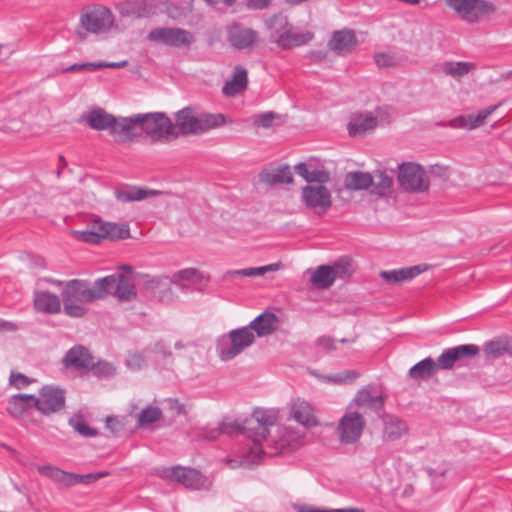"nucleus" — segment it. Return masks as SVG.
<instances>
[{
    "instance_id": "obj_1",
    "label": "nucleus",
    "mask_w": 512,
    "mask_h": 512,
    "mask_svg": "<svg viewBox=\"0 0 512 512\" xmlns=\"http://www.w3.org/2000/svg\"><path fill=\"white\" fill-rule=\"evenodd\" d=\"M108 295L121 302H130L137 296L132 279L122 273H115L96 279L92 286L85 280L66 281L61 292L64 313L72 318H81L88 312L87 303L103 299Z\"/></svg>"
},
{
    "instance_id": "obj_2",
    "label": "nucleus",
    "mask_w": 512,
    "mask_h": 512,
    "mask_svg": "<svg viewBox=\"0 0 512 512\" xmlns=\"http://www.w3.org/2000/svg\"><path fill=\"white\" fill-rule=\"evenodd\" d=\"M277 420L276 413L272 410L256 409L252 419L246 421L240 431L247 439V443L241 453V466L256 464L264 454L262 441H268L269 428L274 426Z\"/></svg>"
},
{
    "instance_id": "obj_3",
    "label": "nucleus",
    "mask_w": 512,
    "mask_h": 512,
    "mask_svg": "<svg viewBox=\"0 0 512 512\" xmlns=\"http://www.w3.org/2000/svg\"><path fill=\"white\" fill-rule=\"evenodd\" d=\"M173 126L179 136L200 135L225 124L223 114L199 113L187 106L174 114Z\"/></svg>"
},
{
    "instance_id": "obj_4",
    "label": "nucleus",
    "mask_w": 512,
    "mask_h": 512,
    "mask_svg": "<svg viewBox=\"0 0 512 512\" xmlns=\"http://www.w3.org/2000/svg\"><path fill=\"white\" fill-rule=\"evenodd\" d=\"M266 28L269 32V41L276 43L283 50L303 46L313 38L310 32H293V26L288 17L282 13L271 16L266 21Z\"/></svg>"
},
{
    "instance_id": "obj_5",
    "label": "nucleus",
    "mask_w": 512,
    "mask_h": 512,
    "mask_svg": "<svg viewBox=\"0 0 512 512\" xmlns=\"http://www.w3.org/2000/svg\"><path fill=\"white\" fill-rule=\"evenodd\" d=\"M135 122L152 142H168L177 139L173 121L164 112L136 114Z\"/></svg>"
},
{
    "instance_id": "obj_6",
    "label": "nucleus",
    "mask_w": 512,
    "mask_h": 512,
    "mask_svg": "<svg viewBox=\"0 0 512 512\" xmlns=\"http://www.w3.org/2000/svg\"><path fill=\"white\" fill-rule=\"evenodd\" d=\"M159 476L169 482L181 484L190 490H208L212 482L197 469L180 465L162 468Z\"/></svg>"
},
{
    "instance_id": "obj_7",
    "label": "nucleus",
    "mask_w": 512,
    "mask_h": 512,
    "mask_svg": "<svg viewBox=\"0 0 512 512\" xmlns=\"http://www.w3.org/2000/svg\"><path fill=\"white\" fill-rule=\"evenodd\" d=\"M255 341V335L248 326L234 329L228 338H222L217 345V352L222 361H229L239 355Z\"/></svg>"
},
{
    "instance_id": "obj_8",
    "label": "nucleus",
    "mask_w": 512,
    "mask_h": 512,
    "mask_svg": "<svg viewBox=\"0 0 512 512\" xmlns=\"http://www.w3.org/2000/svg\"><path fill=\"white\" fill-rule=\"evenodd\" d=\"M450 7L463 21L474 24L484 16L496 11V6L488 0H445Z\"/></svg>"
},
{
    "instance_id": "obj_9",
    "label": "nucleus",
    "mask_w": 512,
    "mask_h": 512,
    "mask_svg": "<svg viewBox=\"0 0 512 512\" xmlns=\"http://www.w3.org/2000/svg\"><path fill=\"white\" fill-rule=\"evenodd\" d=\"M65 403V391L55 385H45L37 396L33 395V407L44 416L60 412Z\"/></svg>"
},
{
    "instance_id": "obj_10",
    "label": "nucleus",
    "mask_w": 512,
    "mask_h": 512,
    "mask_svg": "<svg viewBox=\"0 0 512 512\" xmlns=\"http://www.w3.org/2000/svg\"><path fill=\"white\" fill-rule=\"evenodd\" d=\"M398 182L404 190L416 193L427 191L430 185L429 178L422 166L411 162L399 165Z\"/></svg>"
},
{
    "instance_id": "obj_11",
    "label": "nucleus",
    "mask_w": 512,
    "mask_h": 512,
    "mask_svg": "<svg viewBox=\"0 0 512 512\" xmlns=\"http://www.w3.org/2000/svg\"><path fill=\"white\" fill-rule=\"evenodd\" d=\"M151 42L163 44L170 47H186L194 41V35L185 29L178 27H163L152 29L147 36Z\"/></svg>"
},
{
    "instance_id": "obj_12",
    "label": "nucleus",
    "mask_w": 512,
    "mask_h": 512,
    "mask_svg": "<svg viewBox=\"0 0 512 512\" xmlns=\"http://www.w3.org/2000/svg\"><path fill=\"white\" fill-rule=\"evenodd\" d=\"M301 199L305 206L321 216L332 205L330 191L323 185H307L302 188Z\"/></svg>"
},
{
    "instance_id": "obj_13",
    "label": "nucleus",
    "mask_w": 512,
    "mask_h": 512,
    "mask_svg": "<svg viewBox=\"0 0 512 512\" xmlns=\"http://www.w3.org/2000/svg\"><path fill=\"white\" fill-rule=\"evenodd\" d=\"M365 425L361 413L347 411L339 420L337 433L339 440L343 444H352L358 441L362 435Z\"/></svg>"
},
{
    "instance_id": "obj_14",
    "label": "nucleus",
    "mask_w": 512,
    "mask_h": 512,
    "mask_svg": "<svg viewBox=\"0 0 512 512\" xmlns=\"http://www.w3.org/2000/svg\"><path fill=\"white\" fill-rule=\"evenodd\" d=\"M114 17L112 12L104 7L97 6L81 15V26L87 31L99 34L107 31L113 25Z\"/></svg>"
},
{
    "instance_id": "obj_15",
    "label": "nucleus",
    "mask_w": 512,
    "mask_h": 512,
    "mask_svg": "<svg viewBox=\"0 0 512 512\" xmlns=\"http://www.w3.org/2000/svg\"><path fill=\"white\" fill-rule=\"evenodd\" d=\"M479 347L475 344H463L445 349L437 358L440 370L452 369L456 362L470 359L479 354Z\"/></svg>"
},
{
    "instance_id": "obj_16",
    "label": "nucleus",
    "mask_w": 512,
    "mask_h": 512,
    "mask_svg": "<svg viewBox=\"0 0 512 512\" xmlns=\"http://www.w3.org/2000/svg\"><path fill=\"white\" fill-rule=\"evenodd\" d=\"M123 17L149 18L156 14L158 5L155 0H127L117 5Z\"/></svg>"
},
{
    "instance_id": "obj_17",
    "label": "nucleus",
    "mask_w": 512,
    "mask_h": 512,
    "mask_svg": "<svg viewBox=\"0 0 512 512\" xmlns=\"http://www.w3.org/2000/svg\"><path fill=\"white\" fill-rule=\"evenodd\" d=\"M357 44L354 30L344 28L333 32L327 46L334 54L342 56L351 53Z\"/></svg>"
},
{
    "instance_id": "obj_18",
    "label": "nucleus",
    "mask_w": 512,
    "mask_h": 512,
    "mask_svg": "<svg viewBox=\"0 0 512 512\" xmlns=\"http://www.w3.org/2000/svg\"><path fill=\"white\" fill-rule=\"evenodd\" d=\"M93 358L86 347L76 345L66 352L63 364L66 368H72L77 371H89Z\"/></svg>"
},
{
    "instance_id": "obj_19",
    "label": "nucleus",
    "mask_w": 512,
    "mask_h": 512,
    "mask_svg": "<svg viewBox=\"0 0 512 512\" xmlns=\"http://www.w3.org/2000/svg\"><path fill=\"white\" fill-rule=\"evenodd\" d=\"M135 119L136 114L119 119L115 117L114 124L111 125L109 133L110 135L114 136L116 142L126 143L135 140V138L138 136L134 132L135 126H137Z\"/></svg>"
},
{
    "instance_id": "obj_20",
    "label": "nucleus",
    "mask_w": 512,
    "mask_h": 512,
    "mask_svg": "<svg viewBox=\"0 0 512 512\" xmlns=\"http://www.w3.org/2000/svg\"><path fill=\"white\" fill-rule=\"evenodd\" d=\"M290 415L297 423L307 428L314 427L318 424L312 405L301 398L291 401Z\"/></svg>"
},
{
    "instance_id": "obj_21",
    "label": "nucleus",
    "mask_w": 512,
    "mask_h": 512,
    "mask_svg": "<svg viewBox=\"0 0 512 512\" xmlns=\"http://www.w3.org/2000/svg\"><path fill=\"white\" fill-rule=\"evenodd\" d=\"M498 105L489 106L481 111H479L476 115H461L454 119H452L449 123L452 128H461L466 130H473L485 123V120L496 111Z\"/></svg>"
},
{
    "instance_id": "obj_22",
    "label": "nucleus",
    "mask_w": 512,
    "mask_h": 512,
    "mask_svg": "<svg viewBox=\"0 0 512 512\" xmlns=\"http://www.w3.org/2000/svg\"><path fill=\"white\" fill-rule=\"evenodd\" d=\"M428 269L426 264H419L410 267H404L400 269H393L388 271H381L380 277L385 280L388 284H400L407 282L425 272Z\"/></svg>"
},
{
    "instance_id": "obj_23",
    "label": "nucleus",
    "mask_w": 512,
    "mask_h": 512,
    "mask_svg": "<svg viewBox=\"0 0 512 512\" xmlns=\"http://www.w3.org/2000/svg\"><path fill=\"white\" fill-rule=\"evenodd\" d=\"M33 305L37 312L45 314H57L61 311V298L49 291L35 290Z\"/></svg>"
},
{
    "instance_id": "obj_24",
    "label": "nucleus",
    "mask_w": 512,
    "mask_h": 512,
    "mask_svg": "<svg viewBox=\"0 0 512 512\" xmlns=\"http://www.w3.org/2000/svg\"><path fill=\"white\" fill-rule=\"evenodd\" d=\"M258 40V33L250 28L234 25L228 32L229 43L239 49H247L252 47Z\"/></svg>"
},
{
    "instance_id": "obj_25",
    "label": "nucleus",
    "mask_w": 512,
    "mask_h": 512,
    "mask_svg": "<svg viewBox=\"0 0 512 512\" xmlns=\"http://www.w3.org/2000/svg\"><path fill=\"white\" fill-rule=\"evenodd\" d=\"M378 120L370 112L355 114L348 123L347 129L350 136H364L377 127Z\"/></svg>"
},
{
    "instance_id": "obj_26",
    "label": "nucleus",
    "mask_w": 512,
    "mask_h": 512,
    "mask_svg": "<svg viewBox=\"0 0 512 512\" xmlns=\"http://www.w3.org/2000/svg\"><path fill=\"white\" fill-rule=\"evenodd\" d=\"M160 194V191L135 187L130 185H123L115 189L114 195L117 200L121 202H133V201H141L146 198L156 196Z\"/></svg>"
},
{
    "instance_id": "obj_27",
    "label": "nucleus",
    "mask_w": 512,
    "mask_h": 512,
    "mask_svg": "<svg viewBox=\"0 0 512 512\" xmlns=\"http://www.w3.org/2000/svg\"><path fill=\"white\" fill-rule=\"evenodd\" d=\"M279 319L272 312H264L257 316L248 325L251 331H255L258 337L268 336L278 328Z\"/></svg>"
},
{
    "instance_id": "obj_28",
    "label": "nucleus",
    "mask_w": 512,
    "mask_h": 512,
    "mask_svg": "<svg viewBox=\"0 0 512 512\" xmlns=\"http://www.w3.org/2000/svg\"><path fill=\"white\" fill-rule=\"evenodd\" d=\"M115 117L107 113L102 108H94L82 116V122H85L90 128L94 130H109L111 125L114 124Z\"/></svg>"
},
{
    "instance_id": "obj_29",
    "label": "nucleus",
    "mask_w": 512,
    "mask_h": 512,
    "mask_svg": "<svg viewBox=\"0 0 512 512\" xmlns=\"http://www.w3.org/2000/svg\"><path fill=\"white\" fill-rule=\"evenodd\" d=\"M248 85L247 70L242 66L234 68L232 78L224 84L222 92L228 97H233L243 92Z\"/></svg>"
},
{
    "instance_id": "obj_30",
    "label": "nucleus",
    "mask_w": 512,
    "mask_h": 512,
    "mask_svg": "<svg viewBox=\"0 0 512 512\" xmlns=\"http://www.w3.org/2000/svg\"><path fill=\"white\" fill-rule=\"evenodd\" d=\"M100 226L98 231L101 233L102 240L109 239L112 241L123 240L130 237V230L127 224H117L106 222L99 218Z\"/></svg>"
},
{
    "instance_id": "obj_31",
    "label": "nucleus",
    "mask_w": 512,
    "mask_h": 512,
    "mask_svg": "<svg viewBox=\"0 0 512 512\" xmlns=\"http://www.w3.org/2000/svg\"><path fill=\"white\" fill-rule=\"evenodd\" d=\"M259 180L270 186L283 183L289 184L293 181V175L289 166L284 165L273 170H263L259 174Z\"/></svg>"
},
{
    "instance_id": "obj_32",
    "label": "nucleus",
    "mask_w": 512,
    "mask_h": 512,
    "mask_svg": "<svg viewBox=\"0 0 512 512\" xmlns=\"http://www.w3.org/2000/svg\"><path fill=\"white\" fill-rule=\"evenodd\" d=\"M440 370L435 361L431 357H427L412 366L408 371V376L414 380H427Z\"/></svg>"
},
{
    "instance_id": "obj_33",
    "label": "nucleus",
    "mask_w": 512,
    "mask_h": 512,
    "mask_svg": "<svg viewBox=\"0 0 512 512\" xmlns=\"http://www.w3.org/2000/svg\"><path fill=\"white\" fill-rule=\"evenodd\" d=\"M476 68L473 62L445 61L440 65V70L454 79H460Z\"/></svg>"
},
{
    "instance_id": "obj_34",
    "label": "nucleus",
    "mask_w": 512,
    "mask_h": 512,
    "mask_svg": "<svg viewBox=\"0 0 512 512\" xmlns=\"http://www.w3.org/2000/svg\"><path fill=\"white\" fill-rule=\"evenodd\" d=\"M345 187L349 190H365L374 184L373 177L368 172H349L344 178Z\"/></svg>"
},
{
    "instance_id": "obj_35",
    "label": "nucleus",
    "mask_w": 512,
    "mask_h": 512,
    "mask_svg": "<svg viewBox=\"0 0 512 512\" xmlns=\"http://www.w3.org/2000/svg\"><path fill=\"white\" fill-rule=\"evenodd\" d=\"M280 267V264L273 263L261 267H250L239 270H229L223 275V281H232L235 277H255L262 276L266 272L276 271Z\"/></svg>"
},
{
    "instance_id": "obj_36",
    "label": "nucleus",
    "mask_w": 512,
    "mask_h": 512,
    "mask_svg": "<svg viewBox=\"0 0 512 512\" xmlns=\"http://www.w3.org/2000/svg\"><path fill=\"white\" fill-rule=\"evenodd\" d=\"M408 428L404 421L397 417L389 416L384 420L383 438L386 441H396L400 439Z\"/></svg>"
},
{
    "instance_id": "obj_37",
    "label": "nucleus",
    "mask_w": 512,
    "mask_h": 512,
    "mask_svg": "<svg viewBox=\"0 0 512 512\" xmlns=\"http://www.w3.org/2000/svg\"><path fill=\"white\" fill-rule=\"evenodd\" d=\"M32 407L33 394H16L9 400L7 411L12 417L17 418Z\"/></svg>"
},
{
    "instance_id": "obj_38",
    "label": "nucleus",
    "mask_w": 512,
    "mask_h": 512,
    "mask_svg": "<svg viewBox=\"0 0 512 512\" xmlns=\"http://www.w3.org/2000/svg\"><path fill=\"white\" fill-rule=\"evenodd\" d=\"M40 475L51 479L53 482L61 484L66 487L71 486V473L61 470L60 468L52 465L37 466Z\"/></svg>"
},
{
    "instance_id": "obj_39",
    "label": "nucleus",
    "mask_w": 512,
    "mask_h": 512,
    "mask_svg": "<svg viewBox=\"0 0 512 512\" xmlns=\"http://www.w3.org/2000/svg\"><path fill=\"white\" fill-rule=\"evenodd\" d=\"M359 407H367L375 411L383 407V398L380 394L373 395L370 388L361 389L353 401Z\"/></svg>"
},
{
    "instance_id": "obj_40",
    "label": "nucleus",
    "mask_w": 512,
    "mask_h": 512,
    "mask_svg": "<svg viewBox=\"0 0 512 512\" xmlns=\"http://www.w3.org/2000/svg\"><path fill=\"white\" fill-rule=\"evenodd\" d=\"M311 282L320 289L331 287L336 281L330 265H321L311 275Z\"/></svg>"
},
{
    "instance_id": "obj_41",
    "label": "nucleus",
    "mask_w": 512,
    "mask_h": 512,
    "mask_svg": "<svg viewBox=\"0 0 512 512\" xmlns=\"http://www.w3.org/2000/svg\"><path fill=\"white\" fill-rule=\"evenodd\" d=\"M319 380L329 384L342 385L352 383L359 377V373L355 370H344L335 374L319 375L313 373Z\"/></svg>"
},
{
    "instance_id": "obj_42",
    "label": "nucleus",
    "mask_w": 512,
    "mask_h": 512,
    "mask_svg": "<svg viewBox=\"0 0 512 512\" xmlns=\"http://www.w3.org/2000/svg\"><path fill=\"white\" fill-rule=\"evenodd\" d=\"M98 226H100L99 218L94 219L86 230L73 231V235L81 242L99 244L102 237L100 231H98Z\"/></svg>"
},
{
    "instance_id": "obj_43",
    "label": "nucleus",
    "mask_w": 512,
    "mask_h": 512,
    "mask_svg": "<svg viewBox=\"0 0 512 512\" xmlns=\"http://www.w3.org/2000/svg\"><path fill=\"white\" fill-rule=\"evenodd\" d=\"M240 431V425L236 422L234 423H225L223 422L218 427L214 428H206L202 431L201 437L206 440H216L221 434L231 435L235 432Z\"/></svg>"
},
{
    "instance_id": "obj_44",
    "label": "nucleus",
    "mask_w": 512,
    "mask_h": 512,
    "mask_svg": "<svg viewBox=\"0 0 512 512\" xmlns=\"http://www.w3.org/2000/svg\"><path fill=\"white\" fill-rule=\"evenodd\" d=\"M162 417V410L156 406H148L141 410L137 416V426L145 428L148 425L157 422Z\"/></svg>"
},
{
    "instance_id": "obj_45",
    "label": "nucleus",
    "mask_w": 512,
    "mask_h": 512,
    "mask_svg": "<svg viewBox=\"0 0 512 512\" xmlns=\"http://www.w3.org/2000/svg\"><path fill=\"white\" fill-rule=\"evenodd\" d=\"M68 423L79 435L83 437H95L98 435V430L90 427L81 414L72 416Z\"/></svg>"
},
{
    "instance_id": "obj_46",
    "label": "nucleus",
    "mask_w": 512,
    "mask_h": 512,
    "mask_svg": "<svg viewBox=\"0 0 512 512\" xmlns=\"http://www.w3.org/2000/svg\"><path fill=\"white\" fill-rule=\"evenodd\" d=\"M89 371H92V373L97 377H109L115 374V367L112 363L100 360L95 362L94 359L92 360V365L89 366Z\"/></svg>"
},
{
    "instance_id": "obj_47",
    "label": "nucleus",
    "mask_w": 512,
    "mask_h": 512,
    "mask_svg": "<svg viewBox=\"0 0 512 512\" xmlns=\"http://www.w3.org/2000/svg\"><path fill=\"white\" fill-rule=\"evenodd\" d=\"M109 475V472L108 471H101V472H97V473H89V474H75V473H71V478H70V481H71V486H74L78 483H83V484H91L92 482H95L103 477H106Z\"/></svg>"
},
{
    "instance_id": "obj_48",
    "label": "nucleus",
    "mask_w": 512,
    "mask_h": 512,
    "mask_svg": "<svg viewBox=\"0 0 512 512\" xmlns=\"http://www.w3.org/2000/svg\"><path fill=\"white\" fill-rule=\"evenodd\" d=\"M377 182L375 184V192L379 196L385 195L393 184V177L385 171H379L376 174Z\"/></svg>"
},
{
    "instance_id": "obj_49",
    "label": "nucleus",
    "mask_w": 512,
    "mask_h": 512,
    "mask_svg": "<svg viewBox=\"0 0 512 512\" xmlns=\"http://www.w3.org/2000/svg\"><path fill=\"white\" fill-rule=\"evenodd\" d=\"M199 278V271L195 268H186L176 272L172 279L171 283L177 284L181 280L185 281H196Z\"/></svg>"
},
{
    "instance_id": "obj_50",
    "label": "nucleus",
    "mask_w": 512,
    "mask_h": 512,
    "mask_svg": "<svg viewBox=\"0 0 512 512\" xmlns=\"http://www.w3.org/2000/svg\"><path fill=\"white\" fill-rule=\"evenodd\" d=\"M276 117V113L269 111L254 115L252 117V121L256 127L270 128L273 125V121Z\"/></svg>"
},
{
    "instance_id": "obj_51",
    "label": "nucleus",
    "mask_w": 512,
    "mask_h": 512,
    "mask_svg": "<svg viewBox=\"0 0 512 512\" xmlns=\"http://www.w3.org/2000/svg\"><path fill=\"white\" fill-rule=\"evenodd\" d=\"M100 70V61L99 62H85V63H75L72 64L62 70L63 73H71L78 71H97Z\"/></svg>"
},
{
    "instance_id": "obj_52",
    "label": "nucleus",
    "mask_w": 512,
    "mask_h": 512,
    "mask_svg": "<svg viewBox=\"0 0 512 512\" xmlns=\"http://www.w3.org/2000/svg\"><path fill=\"white\" fill-rule=\"evenodd\" d=\"M169 282L168 277H149L144 282V289L149 293L155 295L156 290L161 286H167Z\"/></svg>"
},
{
    "instance_id": "obj_53",
    "label": "nucleus",
    "mask_w": 512,
    "mask_h": 512,
    "mask_svg": "<svg viewBox=\"0 0 512 512\" xmlns=\"http://www.w3.org/2000/svg\"><path fill=\"white\" fill-rule=\"evenodd\" d=\"M333 276L336 279L345 278L350 273V263L347 260L336 261L333 265H330Z\"/></svg>"
},
{
    "instance_id": "obj_54",
    "label": "nucleus",
    "mask_w": 512,
    "mask_h": 512,
    "mask_svg": "<svg viewBox=\"0 0 512 512\" xmlns=\"http://www.w3.org/2000/svg\"><path fill=\"white\" fill-rule=\"evenodd\" d=\"M507 351V345L503 341L496 340L486 344L485 352L495 358L502 356Z\"/></svg>"
},
{
    "instance_id": "obj_55",
    "label": "nucleus",
    "mask_w": 512,
    "mask_h": 512,
    "mask_svg": "<svg viewBox=\"0 0 512 512\" xmlns=\"http://www.w3.org/2000/svg\"><path fill=\"white\" fill-rule=\"evenodd\" d=\"M9 382L12 386L17 389H22L28 386L32 381L22 373H14L12 372L10 375Z\"/></svg>"
},
{
    "instance_id": "obj_56",
    "label": "nucleus",
    "mask_w": 512,
    "mask_h": 512,
    "mask_svg": "<svg viewBox=\"0 0 512 512\" xmlns=\"http://www.w3.org/2000/svg\"><path fill=\"white\" fill-rule=\"evenodd\" d=\"M376 65L379 68H388L395 65V59L393 56L387 53H377L374 56Z\"/></svg>"
},
{
    "instance_id": "obj_57",
    "label": "nucleus",
    "mask_w": 512,
    "mask_h": 512,
    "mask_svg": "<svg viewBox=\"0 0 512 512\" xmlns=\"http://www.w3.org/2000/svg\"><path fill=\"white\" fill-rule=\"evenodd\" d=\"M329 179H330L329 173L326 172L325 170L313 169V170H310V174H309V178H308L307 182H309V183L317 182L321 185L322 183L329 181Z\"/></svg>"
},
{
    "instance_id": "obj_58",
    "label": "nucleus",
    "mask_w": 512,
    "mask_h": 512,
    "mask_svg": "<svg viewBox=\"0 0 512 512\" xmlns=\"http://www.w3.org/2000/svg\"><path fill=\"white\" fill-rule=\"evenodd\" d=\"M128 367L132 370H140L145 364L144 357L140 353L129 355L126 361Z\"/></svg>"
},
{
    "instance_id": "obj_59",
    "label": "nucleus",
    "mask_w": 512,
    "mask_h": 512,
    "mask_svg": "<svg viewBox=\"0 0 512 512\" xmlns=\"http://www.w3.org/2000/svg\"><path fill=\"white\" fill-rule=\"evenodd\" d=\"M105 426L108 430H110V432L113 435L117 434L122 428L120 421L116 417H113V416H108L106 418Z\"/></svg>"
},
{
    "instance_id": "obj_60",
    "label": "nucleus",
    "mask_w": 512,
    "mask_h": 512,
    "mask_svg": "<svg viewBox=\"0 0 512 512\" xmlns=\"http://www.w3.org/2000/svg\"><path fill=\"white\" fill-rule=\"evenodd\" d=\"M272 0H247L246 7L251 10H263L269 7Z\"/></svg>"
},
{
    "instance_id": "obj_61",
    "label": "nucleus",
    "mask_w": 512,
    "mask_h": 512,
    "mask_svg": "<svg viewBox=\"0 0 512 512\" xmlns=\"http://www.w3.org/2000/svg\"><path fill=\"white\" fill-rule=\"evenodd\" d=\"M428 473H429L430 477L432 478L433 485L436 486L437 489H440V487H441L440 479L445 477L447 470L446 469H439V470L429 469Z\"/></svg>"
},
{
    "instance_id": "obj_62",
    "label": "nucleus",
    "mask_w": 512,
    "mask_h": 512,
    "mask_svg": "<svg viewBox=\"0 0 512 512\" xmlns=\"http://www.w3.org/2000/svg\"><path fill=\"white\" fill-rule=\"evenodd\" d=\"M18 329L15 322L0 319V332H16Z\"/></svg>"
},
{
    "instance_id": "obj_63",
    "label": "nucleus",
    "mask_w": 512,
    "mask_h": 512,
    "mask_svg": "<svg viewBox=\"0 0 512 512\" xmlns=\"http://www.w3.org/2000/svg\"><path fill=\"white\" fill-rule=\"evenodd\" d=\"M319 347H322L325 350H333L335 349L334 340L330 337H320L317 341Z\"/></svg>"
},
{
    "instance_id": "obj_64",
    "label": "nucleus",
    "mask_w": 512,
    "mask_h": 512,
    "mask_svg": "<svg viewBox=\"0 0 512 512\" xmlns=\"http://www.w3.org/2000/svg\"><path fill=\"white\" fill-rule=\"evenodd\" d=\"M295 172L307 181L309 178L310 169L305 163H299L295 166Z\"/></svg>"
}]
</instances>
